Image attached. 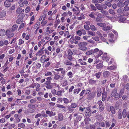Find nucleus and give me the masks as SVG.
I'll list each match as a JSON object with an SVG mask.
<instances>
[{
	"mask_svg": "<svg viewBox=\"0 0 129 129\" xmlns=\"http://www.w3.org/2000/svg\"><path fill=\"white\" fill-rule=\"evenodd\" d=\"M87 45V43L85 42H82L78 43V46L79 49L83 51H86L87 48L86 46Z\"/></svg>",
	"mask_w": 129,
	"mask_h": 129,
	"instance_id": "1",
	"label": "nucleus"
},
{
	"mask_svg": "<svg viewBox=\"0 0 129 129\" xmlns=\"http://www.w3.org/2000/svg\"><path fill=\"white\" fill-rule=\"evenodd\" d=\"M28 3V2L26 0H19L18 3L19 6L21 7L24 6V5H27Z\"/></svg>",
	"mask_w": 129,
	"mask_h": 129,
	"instance_id": "2",
	"label": "nucleus"
},
{
	"mask_svg": "<svg viewBox=\"0 0 129 129\" xmlns=\"http://www.w3.org/2000/svg\"><path fill=\"white\" fill-rule=\"evenodd\" d=\"M71 39L74 41V43L75 44H77L78 43V40L80 39L81 38L79 36H76L74 37H71Z\"/></svg>",
	"mask_w": 129,
	"mask_h": 129,
	"instance_id": "3",
	"label": "nucleus"
},
{
	"mask_svg": "<svg viewBox=\"0 0 129 129\" xmlns=\"http://www.w3.org/2000/svg\"><path fill=\"white\" fill-rule=\"evenodd\" d=\"M64 77V76L62 75V76H60L59 74H56L54 76V79L56 80H58L60 79L61 80H62Z\"/></svg>",
	"mask_w": 129,
	"mask_h": 129,
	"instance_id": "4",
	"label": "nucleus"
},
{
	"mask_svg": "<svg viewBox=\"0 0 129 129\" xmlns=\"http://www.w3.org/2000/svg\"><path fill=\"white\" fill-rule=\"evenodd\" d=\"M6 34L9 38L12 37L14 36V34L12 32H11L9 30H7L6 32Z\"/></svg>",
	"mask_w": 129,
	"mask_h": 129,
	"instance_id": "5",
	"label": "nucleus"
},
{
	"mask_svg": "<svg viewBox=\"0 0 129 129\" xmlns=\"http://www.w3.org/2000/svg\"><path fill=\"white\" fill-rule=\"evenodd\" d=\"M44 51L43 50V49H41L36 54L37 56H41L44 53Z\"/></svg>",
	"mask_w": 129,
	"mask_h": 129,
	"instance_id": "6",
	"label": "nucleus"
},
{
	"mask_svg": "<svg viewBox=\"0 0 129 129\" xmlns=\"http://www.w3.org/2000/svg\"><path fill=\"white\" fill-rule=\"evenodd\" d=\"M118 20L121 22H124L126 20V18L121 16H120L118 17Z\"/></svg>",
	"mask_w": 129,
	"mask_h": 129,
	"instance_id": "7",
	"label": "nucleus"
},
{
	"mask_svg": "<svg viewBox=\"0 0 129 129\" xmlns=\"http://www.w3.org/2000/svg\"><path fill=\"white\" fill-rule=\"evenodd\" d=\"M107 53H104V54L102 58L103 60L108 62L109 60V59L108 57L107 56Z\"/></svg>",
	"mask_w": 129,
	"mask_h": 129,
	"instance_id": "8",
	"label": "nucleus"
},
{
	"mask_svg": "<svg viewBox=\"0 0 129 129\" xmlns=\"http://www.w3.org/2000/svg\"><path fill=\"white\" fill-rule=\"evenodd\" d=\"M28 107L29 108H30L29 110V113H33L34 112V109L33 108V104H29L28 105Z\"/></svg>",
	"mask_w": 129,
	"mask_h": 129,
	"instance_id": "9",
	"label": "nucleus"
},
{
	"mask_svg": "<svg viewBox=\"0 0 129 129\" xmlns=\"http://www.w3.org/2000/svg\"><path fill=\"white\" fill-rule=\"evenodd\" d=\"M109 37V40L110 42H112L113 41V39L114 38V35L112 33H110L108 35Z\"/></svg>",
	"mask_w": 129,
	"mask_h": 129,
	"instance_id": "10",
	"label": "nucleus"
},
{
	"mask_svg": "<svg viewBox=\"0 0 129 129\" xmlns=\"http://www.w3.org/2000/svg\"><path fill=\"white\" fill-rule=\"evenodd\" d=\"M95 5L98 10H101V11L103 9V8L102 7V6L99 4H95Z\"/></svg>",
	"mask_w": 129,
	"mask_h": 129,
	"instance_id": "11",
	"label": "nucleus"
},
{
	"mask_svg": "<svg viewBox=\"0 0 129 129\" xmlns=\"http://www.w3.org/2000/svg\"><path fill=\"white\" fill-rule=\"evenodd\" d=\"M63 63L65 65L68 66H71L73 64L70 60H67L64 61Z\"/></svg>",
	"mask_w": 129,
	"mask_h": 129,
	"instance_id": "12",
	"label": "nucleus"
},
{
	"mask_svg": "<svg viewBox=\"0 0 129 129\" xmlns=\"http://www.w3.org/2000/svg\"><path fill=\"white\" fill-rule=\"evenodd\" d=\"M95 125L97 126H98L100 125L102 127H105V124L104 122H101V123L99 122H96L95 123Z\"/></svg>",
	"mask_w": 129,
	"mask_h": 129,
	"instance_id": "13",
	"label": "nucleus"
},
{
	"mask_svg": "<svg viewBox=\"0 0 129 129\" xmlns=\"http://www.w3.org/2000/svg\"><path fill=\"white\" fill-rule=\"evenodd\" d=\"M102 100L103 101H104L106 99L107 95V93L106 92H103L102 94Z\"/></svg>",
	"mask_w": 129,
	"mask_h": 129,
	"instance_id": "14",
	"label": "nucleus"
},
{
	"mask_svg": "<svg viewBox=\"0 0 129 129\" xmlns=\"http://www.w3.org/2000/svg\"><path fill=\"white\" fill-rule=\"evenodd\" d=\"M4 4L5 6L7 7H9L11 5L10 3L7 0L5 1Z\"/></svg>",
	"mask_w": 129,
	"mask_h": 129,
	"instance_id": "15",
	"label": "nucleus"
},
{
	"mask_svg": "<svg viewBox=\"0 0 129 129\" xmlns=\"http://www.w3.org/2000/svg\"><path fill=\"white\" fill-rule=\"evenodd\" d=\"M6 34V31L4 29L0 30V36H4Z\"/></svg>",
	"mask_w": 129,
	"mask_h": 129,
	"instance_id": "16",
	"label": "nucleus"
},
{
	"mask_svg": "<svg viewBox=\"0 0 129 129\" xmlns=\"http://www.w3.org/2000/svg\"><path fill=\"white\" fill-rule=\"evenodd\" d=\"M86 109L87 111L85 113V115L87 116H89L90 115V110L88 107H87L86 108Z\"/></svg>",
	"mask_w": 129,
	"mask_h": 129,
	"instance_id": "17",
	"label": "nucleus"
},
{
	"mask_svg": "<svg viewBox=\"0 0 129 129\" xmlns=\"http://www.w3.org/2000/svg\"><path fill=\"white\" fill-rule=\"evenodd\" d=\"M97 96H100L102 94V91L100 88H97Z\"/></svg>",
	"mask_w": 129,
	"mask_h": 129,
	"instance_id": "18",
	"label": "nucleus"
},
{
	"mask_svg": "<svg viewBox=\"0 0 129 129\" xmlns=\"http://www.w3.org/2000/svg\"><path fill=\"white\" fill-rule=\"evenodd\" d=\"M6 15V13L5 11H3L0 13V18H2L4 17Z\"/></svg>",
	"mask_w": 129,
	"mask_h": 129,
	"instance_id": "19",
	"label": "nucleus"
},
{
	"mask_svg": "<svg viewBox=\"0 0 129 129\" xmlns=\"http://www.w3.org/2000/svg\"><path fill=\"white\" fill-rule=\"evenodd\" d=\"M24 41L22 39H20L18 40V45L19 46L23 45L24 44Z\"/></svg>",
	"mask_w": 129,
	"mask_h": 129,
	"instance_id": "20",
	"label": "nucleus"
},
{
	"mask_svg": "<svg viewBox=\"0 0 129 129\" xmlns=\"http://www.w3.org/2000/svg\"><path fill=\"white\" fill-rule=\"evenodd\" d=\"M50 27H47L46 29V32L45 33V35L46 36L48 35L51 33V31L50 30Z\"/></svg>",
	"mask_w": 129,
	"mask_h": 129,
	"instance_id": "21",
	"label": "nucleus"
},
{
	"mask_svg": "<svg viewBox=\"0 0 129 129\" xmlns=\"http://www.w3.org/2000/svg\"><path fill=\"white\" fill-rule=\"evenodd\" d=\"M98 81L97 80H94L92 79H89V83L91 84H95Z\"/></svg>",
	"mask_w": 129,
	"mask_h": 129,
	"instance_id": "22",
	"label": "nucleus"
},
{
	"mask_svg": "<svg viewBox=\"0 0 129 129\" xmlns=\"http://www.w3.org/2000/svg\"><path fill=\"white\" fill-rule=\"evenodd\" d=\"M117 92V90L115 89L111 93V96L112 97H113L116 94Z\"/></svg>",
	"mask_w": 129,
	"mask_h": 129,
	"instance_id": "23",
	"label": "nucleus"
},
{
	"mask_svg": "<svg viewBox=\"0 0 129 129\" xmlns=\"http://www.w3.org/2000/svg\"><path fill=\"white\" fill-rule=\"evenodd\" d=\"M18 26L16 24H15L12 27V31L16 30Z\"/></svg>",
	"mask_w": 129,
	"mask_h": 129,
	"instance_id": "24",
	"label": "nucleus"
},
{
	"mask_svg": "<svg viewBox=\"0 0 129 129\" xmlns=\"http://www.w3.org/2000/svg\"><path fill=\"white\" fill-rule=\"evenodd\" d=\"M122 116L124 118H125L127 115L126 111L125 109H124L122 111Z\"/></svg>",
	"mask_w": 129,
	"mask_h": 129,
	"instance_id": "25",
	"label": "nucleus"
},
{
	"mask_svg": "<svg viewBox=\"0 0 129 129\" xmlns=\"http://www.w3.org/2000/svg\"><path fill=\"white\" fill-rule=\"evenodd\" d=\"M57 107L59 108H64L63 110L64 111H65L66 110V109H65V107L63 105H60L59 104H56Z\"/></svg>",
	"mask_w": 129,
	"mask_h": 129,
	"instance_id": "26",
	"label": "nucleus"
},
{
	"mask_svg": "<svg viewBox=\"0 0 129 129\" xmlns=\"http://www.w3.org/2000/svg\"><path fill=\"white\" fill-rule=\"evenodd\" d=\"M87 33L88 35H90L93 36H95V33L92 31H88Z\"/></svg>",
	"mask_w": 129,
	"mask_h": 129,
	"instance_id": "27",
	"label": "nucleus"
},
{
	"mask_svg": "<svg viewBox=\"0 0 129 129\" xmlns=\"http://www.w3.org/2000/svg\"><path fill=\"white\" fill-rule=\"evenodd\" d=\"M109 75V72L108 71H105L103 74V75L104 77H107Z\"/></svg>",
	"mask_w": 129,
	"mask_h": 129,
	"instance_id": "28",
	"label": "nucleus"
},
{
	"mask_svg": "<svg viewBox=\"0 0 129 129\" xmlns=\"http://www.w3.org/2000/svg\"><path fill=\"white\" fill-rule=\"evenodd\" d=\"M63 119V116L62 114L59 113L58 115V120L59 121H61Z\"/></svg>",
	"mask_w": 129,
	"mask_h": 129,
	"instance_id": "29",
	"label": "nucleus"
},
{
	"mask_svg": "<svg viewBox=\"0 0 129 129\" xmlns=\"http://www.w3.org/2000/svg\"><path fill=\"white\" fill-rule=\"evenodd\" d=\"M63 101L64 102V103L66 104H67L70 102L69 101V100L68 99L66 98H63Z\"/></svg>",
	"mask_w": 129,
	"mask_h": 129,
	"instance_id": "30",
	"label": "nucleus"
},
{
	"mask_svg": "<svg viewBox=\"0 0 129 129\" xmlns=\"http://www.w3.org/2000/svg\"><path fill=\"white\" fill-rule=\"evenodd\" d=\"M62 86H65L68 84V81L66 79H64L62 81Z\"/></svg>",
	"mask_w": 129,
	"mask_h": 129,
	"instance_id": "31",
	"label": "nucleus"
},
{
	"mask_svg": "<svg viewBox=\"0 0 129 129\" xmlns=\"http://www.w3.org/2000/svg\"><path fill=\"white\" fill-rule=\"evenodd\" d=\"M93 53L94 55H96L98 53L99 50L98 48H96L94 50H93Z\"/></svg>",
	"mask_w": 129,
	"mask_h": 129,
	"instance_id": "32",
	"label": "nucleus"
},
{
	"mask_svg": "<svg viewBox=\"0 0 129 129\" xmlns=\"http://www.w3.org/2000/svg\"><path fill=\"white\" fill-rule=\"evenodd\" d=\"M122 95H121L119 93H116V94L114 96L115 98V99L117 100L119 98L121 97Z\"/></svg>",
	"mask_w": 129,
	"mask_h": 129,
	"instance_id": "33",
	"label": "nucleus"
},
{
	"mask_svg": "<svg viewBox=\"0 0 129 129\" xmlns=\"http://www.w3.org/2000/svg\"><path fill=\"white\" fill-rule=\"evenodd\" d=\"M103 66V64L101 63H99L96 65V68L98 69L102 68Z\"/></svg>",
	"mask_w": 129,
	"mask_h": 129,
	"instance_id": "34",
	"label": "nucleus"
},
{
	"mask_svg": "<svg viewBox=\"0 0 129 129\" xmlns=\"http://www.w3.org/2000/svg\"><path fill=\"white\" fill-rule=\"evenodd\" d=\"M117 5L120 7H124L123 3L122 2H119L117 3Z\"/></svg>",
	"mask_w": 129,
	"mask_h": 129,
	"instance_id": "35",
	"label": "nucleus"
},
{
	"mask_svg": "<svg viewBox=\"0 0 129 129\" xmlns=\"http://www.w3.org/2000/svg\"><path fill=\"white\" fill-rule=\"evenodd\" d=\"M53 87L52 83H51L50 84L47 85L46 86V88L48 89H50Z\"/></svg>",
	"mask_w": 129,
	"mask_h": 129,
	"instance_id": "36",
	"label": "nucleus"
},
{
	"mask_svg": "<svg viewBox=\"0 0 129 129\" xmlns=\"http://www.w3.org/2000/svg\"><path fill=\"white\" fill-rule=\"evenodd\" d=\"M110 111L111 113L113 114H114L115 113V109L113 106H111L110 107Z\"/></svg>",
	"mask_w": 129,
	"mask_h": 129,
	"instance_id": "37",
	"label": "nucleus"
},
{
	"mask_svg": "<svg viewBox=\"0 0 129 129\" xmlns=\"http://www.w3.org/2000/svg\"><path fill=\"white\" fill-rule=\"evenodd\" d=\"M116 68V67L115 66H110L107 68V69L109 70H114Z\"/></svg>",
	"mask_w": 129,
	"mask_h": 129,
	"instance_id": "38",
	"label": "nucleus"
},
{
	"mask_svg": "<svg viewBox=\"0 0 129 129\" xmlns=\"http://www.w3.org/2000/svg\"><path fill=\"white\" fill-rule=\"evenodd\" d=\"M33 52V50L32 49H30V51L29 52V57L30 58H32L33 57V56L32 55V54Z\"/></svg>",
	"mask_w": 129,
	"mask_h": 129,
	"instance_id": "39",
	"label": "nucleus"
},
{
	"mask_svg": "<svg viewBox=\"0 0 129 129\" xmlns=\"http://www.w3.org/2000/svg\"><path fill=\"white\" fill-rule=\"evenodd\" d=\"M118 116L119 119H121L122 118L121 111L120 109L119 110V113L118 114Z\"/></svg>",
	"mask_w": 129,
	"mask_h": 129,
	"instance_id": "40",
	"label": "nucleus"
},
{
	"mask_svg": "<svg viewBox=\"0 0 129 129\" xmlns=\"http://www.w3.org/2000/svg\"><path fill=\"white\" fill-rule=\"evenodd\" d=\"M97 24V25L101 27L105 26L106 25V24L101 23H98Z\"/></svg>",
	"mask_w": 129,
	"mask_h": 129,
	"instance_id": "41",
	"label": "nucleus"
},
{
	"mask_svg": "<svg viewBox=\"0 0 129 129\" xmlns=\"http://www.w3.org/2000/svg\"><path fill=\"white\" fill-rule=\"evenodd\" d=\"M102 73L101 72H99L95 74V76L98 78H99L101 76V74Z\"/></svg>",
	"mask_w": 129,
	"mask_h": 129,
	"instance_id": "42",
	"label": "nucleus"
},
{
	"mask_svg": "<svg viewBox=\"0 0 129 129\" xmlns=\"http://www.w3.org/2000/svg\"><path fill=\"white\" fill-rule=\"evenodd\" d=\"M98 120L99 121H101L103 119V117L102 115H99L97 116Z\"/></svg>",
	"mask_w": 129,
	"mask_h": 129,
	"instance_id": "43",
	"label": "nucleus"
},
{
	"mask_svg": "<svg viewBox=\"0 0 129 129\" xmlns=\"http://www.w3.org/2000/svg\"><path fill=\"white\" fill-rule=\"evenodd\" d=\"M93 53V50H91L88 51L86 53V54L87 55H90Z\"/></svg>",
	"mask_w": 129,
	"mask_h": 129,
	"instance_id": "44",
	"label": "nucleus"
},
{
	"mask_svg": "<svg viewBox=\"0 0 129 129\" xmlns=\"http://www.w3.org/2000/svg\"><path fill=\"white\" fill-rule=\"evenodd\" d=\"M90 28L92 31H95L96 30L95 27L93 25H90Z\"/></svg>",
	"mask_w": 129,
	"mask_h": 129,
	"instance_id": "45",
	"label": "nucleus"
},
{
	"mask_svg": "<svg viewBox=\"0 0 129 129\" xmlns=\"http://www.w3.org/2000/svg\"><path fill=\"white\" fill-rule=\"evenodd\" d=\"M46 55H43L41 57L40 59V61L41 62H44V59H45Z\"/></svg>",
	"mask_w": 129,
	"mask_h": 129,
	"instance_id": "46",
	"label": "nucleus"
},
{
	"mask_svg": "<svg viewBox=\"0 0 129 129\" xmlns=\"http://www.w3.org/2000/svg\"><path fill=\"white\" fill-rule=\"evenodd\" d=\"M67 75L68 76H69V78H71L73 77L72 73V72L71 71L68 72L67 74Z\"/></svg>",
	"mask_w": 129,
	"mask_h": 129,
	"instance_id": "47",
	"label": "nucleus"
},
{
	"mask_svg": "<svg viewBox=\"0 0 129 129\" xmlns=\"http://www.w3.org/2000/svg\"><path fill=\"white\" fill-rule=\"evenodd\" d=\"M52 74V73L51 72H47L45 73V76H49L51 75Z\"/></svg>",
	"mask_w": 129,
	"mask_h": 129,
	"instance_id": "48",
	"label": "nucleus"
},
{
	"mask_svg": "<svg viewBox=\"0 0 129 129\" xmlns=\"http://www.w3.org/2000/svg\"><path fill=\"white\" fill-rule=\"evenodd\" d=\"M101 12L103 14L105 15H107L109 14V13L108 11L105 10H102L101 11Z\"/></svg>",
	"mask_w": 129,
	"mask_h": 129,
	"instance_id": "49",
	"label": "nucleus"
},
{
	"mask_svg": "<svg viewBox=\"0 0 129 129\" xmlns=\"http://www.w3.org/2000/svg\"><path fill=\"white\" fill-rule=\"evenodd\" d=\"M92 39L96 41H98L100 40L99 38L96 36L92 37Z\"/></svg>",
	"mask_w": 129,
	"mask_h": 129,
	"instance_id": "50",
	"label": "nucleus"
},
{
	"mask_svg": "<svg viewBox=\"0 0 129 129\" xmlns=\"http://www.w3.org/2000/svg\"><path fill=\"white\" fill-rule=\"evenodd\" d=\"M18 126L19 127L22 128H24L25 127V124L23 123L19 124Z\"/></svg>",
	"mask_w": 129,
	"mask_h": 129,
	"instance_id": "51",
	"label": "nucleus"
},
{
	"mask_svg": "<svg viewBox=\"0 0 129 129\" xmlns=\"http://www.w3.org/2000/svg\"><path fill=\"white\" fill-rule=\"evenodd\" d=\"M25 25V23H21L18 29V30H20L22 28H23L24 27Z\"/></svg>",
	"mask_w": 129,
	"mask_h": 129,
	"instance_id": "52",
	"label": "nucleus"
},
{
	"mask_svg": "<svg viewBox=\"0 0 129 129\" xmlns=\"http://www.w3.org/2000/svg\"><path fill=\"white\" fill-rule=\"evenodd\" d=\"M103 29L104 30H107L110 29L111 28L110 26H106L103 27Z\"/></svg>",
	"mask_w": 129,
	"mask_h": 129,
	"instance_id": "53",
	"label": "nucleus"
},
{
	"mask_svg": "<svg viewBox=\"0 0 129 129\" xmlns=\"http://www.w3.org/2000/svg\"><path fill=\"white\" fill-rule=\"evenodd\" d=\"M70 106L71 108H75L77 107V105L75 103H72Z\"/></svg>",
	"mask_w": 129,
	"mask_h": 129,
	"instance_id": "54",
	"label": "nucleus"
},
{
	"mask_svg": "<svg viewBox=\"0 0 129 129\" xmlns=\"http://www.w3.org/2000/svg\"><path fill=\"white\" fill-rule=\"evenodd\" d=\"M76 33L78 35L80 36H81L82 34L81 29L80 30H78L76 32Z\"/></svg>",
	"mask_w": 129,
	"mask_h": 129,
	"instance_id": "55",
	"label": "nucleus"
},
{
	"mask_svg": "<svg viewBox=\"0 0 129 129\" xmlns=\"http://www.w3.org/2000/svg\"><path fill=\"white\" fill-rule=\"evenodd\" d=\"M109 12L110 14L112 15H114L115 14L114 11L111 9H110L109 10Z\"/></svg>",
	"mask_w": 129,
	"mask_h": 129,
	"instance_id": "56",
	"label": "nucleus"
},
{
	"mask_svg": "<svg viewBox=\"0 0 129 129\" xmlns=\"http://www.w3.org/2000/svg\"><path fill=\"white\" fill-rule=\"evenodd\" d=\"M22 9L20 8H18L16 10V12L18 14H20L22 12Z\"/></svg>",
	"mask_w": 129,
	"mask_h": 129,
	"instance_id": "57",
	"label": "nucleus"
},
{
	"mask_svg": "<svg viewBox=\"0 0 129 129\" xmlns=\"http://www.w3.org/2000/svg\"><path fill=\"white\" fill-rule=\"evenodd\" d=\"M89 16L92 18H94L95 17L93 12H91L89 15Z\"/></svg>",
	"mask_w": 129,
	"mask_h": 129,
	"instance_id": "58",
	"label": "nucleus"
},
{
	"mask_svg": "<svg viewBox=\"0 0 129 129\" xmlns=\"http://www.w3.org/2000/svg\"><path fill=\"white\" fill-rule=\"evenodd\" d=\"M91 8L93 10L96 11V8L92 4H91L90 5Z\"/></svg>",
	"mask_w": 129,
	"mask_h": 129,
	"instance_id": "59",
	"label": "nucleus"
},
{
	"mask_svg": "<svg viewBox=\"0 0 129 129\" xmlns=\"http://www.w3.org/2000/svg\"><path fill=\"white\" fill-rule=\"evenodd\" d=\"M104 109V107L103 106V105H101V106H99V110L100 111H102Z\"/></svg>",
	"mask_w": 129,
	"mask_h": 129,
	"instance_id": "60",
	"label": "nucleus"
},
{
	"mask_svg": "<svg viewBox=\"0 0 129 129\" xmlns=\"http://www.w3.org/2000/svg\"><path fill=\"white\" fill-rule=\"evenodd\" d=\"M68 53L69 55L72 56L73 53L71 49H69L68 50Z\"/></svg>",
	"mask_w": 129,
	"mask_h": 129,
	"instance_id": "61",
	"label": "nucleus"
},
{
	"mask_svg": "<svg viewBox=\"0 0 129 129\" xmlns=\"http://www.w3.org/2000/svg\"><path fill=\"white\" fill-rule=\"evenodd\" d=\"M36 66L38 69H40L41 67V65L40 63L37 62L36 64Z\"/></svg>",
	"mask_w": 129,
	"mask_h": 129,
	"instance_id": "62",
	"label": "nucleus"
},
{
	"mask_svg": "<svg viewBox=\"0 0 129 129\" xmlns=\"http://www.w3.org/2000/svg\"><path fill=\"white\" fill-rule=\"evenodd\" d=\"M14 51L15 49L14 48H12L10 49V50L9 52V54H11L13 52H14Z\"/></svg>",
	"mask_w": 129,
	"mask_h": 129,
	"instance_id": "63",
	"label": "nucleus"
},
{
	"mask_svg": "<svg viewBox=\"0 0 129 129\" xmlns=\"http://www.w3.org/2000/svg\"><path fill=\"white\" fill-rule=\"evenodd\" d=\"M105 4L106 5H107L109 7H111V4L109 2H105Z\"/></svg>",
	"mask_w": 129,
	"mask_h": 129,
	"instance_id": "64",
	"label": "nucleus"
}]
</instances>
